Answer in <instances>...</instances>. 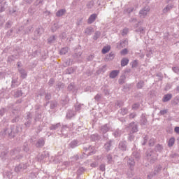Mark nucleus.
I'll return each mask as SVG.
<instances>
[{
    "label": "nucleus",
    "instance_id": "nucleus-1",
    "mask_svg": "<svg viewBox=\"0 0 179 179\" xmlns=\"http://www.w3.org/2000/svg\"><path fill=\"white\" fill-rule=\"evenodd\" d=\"M149 7L146 8V10H142L140 11V17H145L146 15H148V12H149Z\"/></svg>",
    "mask_w": 179,
    "mask_h": 179
},
{
    "label": "nucleus",
    "instance_id": "nucleus-2",
    "mask_svg": "<svg viewBox=\"0 0 179 179\" xmlns=\"http://www.w3.org/2000/svg\"><path fill=\"white\" fill-rule=\"evenodd\" d=\"M173 97V95L171 94H168L164 96L162 101L164 103H166L167 101H169V100H171V98Z\"/></svg>",
    "mask_w": 179,
    "mask_h": 179
},
{
    "label": "nucleus",
    "instance_id": "nucleus-3",
    "mask_svg": "<svg viewBox=\"0 0 179 179\" xmlns=\"http://www.w3.org/2000/svg\"><path fill=\"white\" fill-rule=\"evenodd\" d=\"M96 17H97V15H96V14L91 15L88 19V23L90 24H91V23H93V22H94V20H96Z\"/></svg>",
    "mask_w": 179,
    "mask_h": 179
},
{
    "label": "nucleus",
    "instance_id": "nucleus-4",
    "mask_svg": "<svg viewBox=\"0 0 179 179\" xmlns=\"http://www.w3.org/2000/svg\"><path fill=\"white\" fill-rule=\"evenodd\" d=\"M118 73H120V71H117V70L113 71L110 73V78H111L112 79H114V78H117V76H118Z\"/></svg>",
    "mask_w": 179,
    "mask_h": 179
},
{
    "label": "nucleus",
    "instance_id": "nucleus-5",
    "mask_svg": "<svg viewBox=\"0 0 179 179\" xmlns=\"http://www.w3.org/2000/svg\"><path fill=\"white\" fill-rule=\"evenodd\" d=\"M110 50H111V47L110 45L105 46L102 49V54H107V52H108V51H110Z\"/></svg>",
    "mask_w": 179,
    "mask_h": 179
},
{
    "label": "nucleus",
    "instance_id": "nucleus-6",
    "mask_svg": "<svg viewBox=\"0 0 179 179\" xmlns=\"http://www.w3.org/2000/svg\"><path fill=\"white\" fill-rule=\"evenodd\" d=\"M128 62H129V59H128L127 58L122 59L121 61L122 66H125L128 65Z\"/></svg>",
    "mask_w": 179,
    "mask_h": 179
},
{
    "label": "nucleus",
    "instance_id": "nucleus-7",
    "mask_svg": "<svg viewBox=\"0 0 179 179\" xmlns=\"http://www.w3.org/2000/svg\"><path fill=\"white\" fill-rule=\"evenodd\" d=\"M174 142H176V139L174 138H171L169 141V146H173V145H174Z\"/></svg>",
    "mask_w": 179,
    "mask_h": 179
},
{
    "label": "nucleus",
    "instance_id": "nucleus-8",
    "mask_svg": "<svg viewBox=\"0 0 179 179\" xmlns=\"http://www.w3.org/2000/svg\"><path fill=\"white\" fill-rule=\"evenodd\" d=\"M65 13V10H59L57 12L56 16H62Z\"/></svg>",
    "mask_w": 179,
    "mask_h": 179
},
{
    "label": "nucleus",
    "instance_id": "nucleus-9",
    "mask_svg": "<svg viewBox=\"0 0 179 179\" xmlns=\"http://www.w3.org/2000/svg\"><path fill=\"white\" fill-rule=\"evenodd\" d=\"M66 52H68V48H62L60 51V54H62V55H65V54H66Z\"/></svg>",
    "mask_w": 179,
    "mask_h": 179
},
{
    "label": "nucleus",
    "instance_id": "nucleus-10",
    "mask_svg": "<svg viewBox=\"0 0 179 179\" xmlns=\"http://www.w3.org/2000/svg\"><path fill=\"white\" fill-rule=\"evenodd\" d=\"M120 54L122 55H127L128 54V50L127 49H123L121 52Z\"/></svg>",
    "mask_w": 179,
    "mask_h": 179
},
{
    "label": "nucleus",
    "instance_id": "nucleus-11",
    "mask_svg": "<svg viewBox=\"0 0 179 179\" xmlns=\"http://www.w3.org/2000/svg\"><path fill=\"white\" fill-rule=\"evenodd\" d=\"M143 86V82H140L137 85V87H138V89H141V87H142Z\"/></svg>",
    "mask_w": 179,
    "mask_h": 179
},
{
    "label": "nucleus",
    "instance_id": "nucleus-12",
    "mask_svg": "<svg viewBox=\"0 0 179 179\" xmlns=\"http://www.w3.org/2000/svg\"><path fill=\"white\" fill-rule=\"evenodd\" d=\"M160 114H162V115H164V114H167V110H161Z\"/></svg>",
    "mask_w": 179,
    "mask_h": 179
},
{
    "label": "nucleus",
    "instance_id": "nucleus-13",
    "mask_svg": "<svg viewBox=\"0 0 179 179\" xmlns=\"http://www.w3.org/2000/svg\"><path fill=\"white\" fill-rule=\"evenodd\" d=\"M128 34V29H123L122 35H125Z\"/></svg>",
    "mask_w": 179,
    "mask_h": 179
},
{
    "label": "nucleus",
    "instance_id": "nucleus-14",
    "mask_svg": "<svg viewBox=\"0 0 179 179\" xmlns=\"http://www.w3.org/2000/svg\"><path fill=\"white\" fill-rule=\"evenodd\" d=\"M174 131H175V132H176V134H179V127H175Z\"/></svg>",
    "mask_w": 179,
    "mask_h": 179
},
{
    "label": "nucleus",
    "instance_id": "nucleus-15",
    "mask_svg": "<svg viewBox=\"0 0 179 179\" xmlns=\"http://www.w3.org/2000/svg\"><path fill=\"white\" fill-rule=\"evenodd\" d=\"M136 65H138V62L135 60L132 64V66H136Z\"/></svg>",
    "mask_w": 179,
    "mask_h": 179
},
{
    "label": "nucleus",
    "instance_id": "nucleus-16",
    "mask_svg": "<svg viewBox=\"0 0 179 179\" xmlns=\"http://www.w3.org/2000/svg\"><path fill=\"white\" fill-rule=\"evenodd\" d=\"M97 164H91V167H96Z\"/></svg>",
    "mask_w": 179,
    "mask_h": 179
},
{
    "label": "nucleus",
    "instance_id": "nucleus-17",
    "mask_svg": "<svg viewBox=\"0 0 179 179\" xmlns=\"http://www.w3.org/2000/svg\"><path fill=\"white\" fill-rule=\"evenodd\" d=\"M99 99H100V96L99 95H96L95 96V100H98Z\"/></svg>",
    "mask_w": 179,
    "mask_h": 179
},
{
    "label": "nucleus",
    "instance_id": "nucleus-18",
    "mask_svg": "<svg viewBox=\"0 0 179 179\" xmlns=\"http://www.w3.org/2000/svg\"><path fill=\"white\" fill-rule=\"evenodd\" d=\"M44 145V141H41V145H38V146H43Z\"/></svg>",
    "mask_w": 179,
    "mask_h": 179
},
{
    "label": "nucleus",
    "instance_id": "nucleus-19",
    "mask_svg": "<svg viewBox=\"0 0 179 179\" xmlns=\"http://www.w3.org/2000/svg\"><path fill=\"white\" fill-rule=\"evenodd\" d=\"M103 171H104V166L103 168H101Z\"/></svg>",
    "mask_w": 179,
    "mask_h": 179
}]
</instances>
